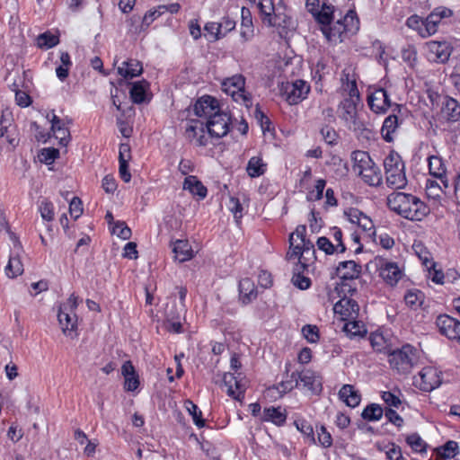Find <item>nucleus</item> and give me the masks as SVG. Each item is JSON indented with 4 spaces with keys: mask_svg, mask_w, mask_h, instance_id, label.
I'll list each match as a JSON object with an SVG mask.
<instances>
[{
    "mask_svg": "<svg viewBox=\"0 0 460 460\" xmlns=\"http://www.w3.org/2000/svg\"><path fill=\"white\" fill-rule=\"evenodd\" d=\"M387 206L401 217L411 221H420L429 213V208L418 197L404 192L388 195Z\"/></svg>",
    "mask_w": 460,
    "mask_h": 460,
    "instance_id": "nucleus-1",
    "label": "nucleus"
},
{
    "mask_svg": "<svg viewBox=\"0 0 460 460\" xmlns=\"http://www.w3.org/2000/svg\"><path fill=\"white\" fill-rule=\"evenodd\" d=\"M388 362L393 370L400 375H407L419 362L418 349L410 344H405L388 353Z\"/></svg>",
    "mask_w": 460,
    "mask_h": 460,
    "instance_id": "nucleus-2",
    "label": "nucleus"
},
{
    "mask_svg": "<svg viewBox=\"0 0 460 460\" xmlns=\"http://www.w3.org/2000/svg\"><path fill=\"white\" fill-rule=\"evenodd\" d=\"M358 103H355L351 100L341 101L338 106L339 117L349 130L368 137L371 131L367 128L363 119L358 114Z\"/></svg>",
    "mask_w": 460,
    "mask_h": 460,
    "instance_id": "nucleus-3",
    "label": "nucleus"
},
{
    "mask_svg": "<svg viewBox=\"0 0 460 460\" xmlns=\"http://www.w3.org/2000/svg\"><path fill=\"white\" fill-rule=\"evenodd\" d=\"M386 184L392 189H402L407 184L404 164L396 153L389 154L384 160Z\"/></svg>",
    "mask_w": 460,
    "mask_h": 460,
    "instance_id": "nucleus-4",
    "label": "nucleus"
},
{
    "mask_svg": "<svg viewBox=\"0 0 460 460\" xmlns=\"http://www.w3.org/2000/svg\"><path fill=\"white\" fill-rule=\"evenodd\" d=\"M245 78L242 75H234L225 79L222 90L230 94L235 102H242L246 107L252 104L250 94L244 92Z\"/></svg>",
    "mask_w": 460,
    "mask_h": 460,
    "instance_id": "nucleus-5",
    "label": "nucleus"
},
{
    "mask_svg": "<svg viewBox=\"0 0 460 460\" xmlns=\"http://www.w3.org/2000/svg\"><path fill=\"white\" fill-rule=\"evenodd\" d=\"M230 124V115L226 112L217 111L207 120L206 128L210 137L221 138L229 132Z\"/></svg>",
    "mask_w": 460,
    "mask_h": 460,
    "instance_id": "nucleus-6",
    "label": "nucleus"
},
{
    "mask_svg": "<svg viewBox=\"0 0 460 460\" xmlns=\"http://www.w3.org/2000/svg\"><path fill=\"white\" fill-rule=\"evenodd\" d=\"M425 46L428 59L439 64L447 62L453 51L451 43L446 40H430L428 41Z\"/></svg>",
    "mask_w": 460,
    "mask_h": 460,
    "instance_id": "nucleus-7",
    "label": "nucleus"
},
{
    "mask_svg": "<svg viewBox=\"0 0 460 460\" xmlns=\"http://www.w3.org/2000/svg\"><path fill=\"white\" fill-rule=\"evenodd\" d=\"M442 382L440 372L433 367H426L419 373L415 383L424 392H430L438 387Z\"/></svg>",
    "mask_w": 460,
    "mask_h": 460,
    "instance_id": "nucleus-8",
    "label": "nucleus"
},
{
    "mask_svg": "<svg viewBox=\"0 0 460 460\" xmlns=\"http://www.w3.org/2000/svg\"><path fill=\"white\" fill-rule=\"evenodd\" d=\"M436 324L439 332L449 340L460 343V322L447 314H440L437 317Z\"/></svg>",
    "mask_w": 460,
    "mask_h": 460,
    "instance_id": "nucleus-9",
    "label": "nucleus"
},
{
    "mask_svg": "<svg viewBox=\"0 0 460 460\" xmlns=\"http://www.w3.org/2000/svg\"><path fill=\"white\" fill-rule=\"evenodd\" d=\"M206 129L203 122L190 120L186 126L184 137L190 143L198 146H206L209 137L206 136Z\"/></svg>",
    "mask_w": 460,
    "mask_h": 460,
    "instance_id": "nucleus-10",
    "label": "nucleus"
},
{
    "mask_svg": "<svg viewBox=\"0 0 460 460\" xmlns=\"http://www.w3.org/2000/svg\"><path fill=\"white\" fill-rule=\"evenodd\" d=\"M437 95L438 103L441 105L440 115L447 121L456 122L460 120V103L454 98Z\"/></svg>",
    "mask_w": 460,
    "mask_h": 460,
    "instance_id": "nucleus-11",
    "label": "nucleus"
},
{
    "mask_svg": "<svg viewBox=\"0 0 460 460\" xmlns=\"http://www.w3.org/2000/svg\"><path fill=\"white\" fill-rule=\"evenodd\" d=\"M376 264L379 269L380 277L390 286H394L401 279L402 273L395 262L376 258Z\"/></svg>",
    "mask_w": 460,
    "mask_h": 460,
    "instance_id": "nucleus-12",
    "label": "nucleus"
},
{
    "mask_svg": "<svg viewBox=\"0 0 460 460\" xmlns=\"http://www.w3.org/2000/svg\"><path fill=\"white\" fill-rule=\"evenodd\" d=\"M367 103L375 113H385L393 105L387 92L383 88L376 89L369 93Z\"/></svg>",
    "mask_w": 460,
    "mask_h": 460,
    "instance_id": "nucleus-13",
    "label": "nucleus"
},
{
    "mask_svg": "<svg viewBox=\"0 0 460 460\" xmlns=\"http://www.w3.org/2000/svg\"><path fill=\"white\" fill-rule=\"evenodd\" d=\"M269 26L276 27L280 37H284L288 31L293 29V21L286 13L285 8L278 7L272 15L266 21Z\"/></svg>",
    "mask_w": 460,
    "mask_h": 460,
    "instance_id": "nucleus-14",
    "label": "nucleus"
},
{
    "mask_svg": "<svg viewBox=\"0 0 460 460\" xmlns=\"http://www.w3.org/2000/svg\"><path fill=\"white\" fill-rule=\"evenodd\" d=\"M309 85L303 80H296L285 87L286 100L290 105L297 104L306 98Z\"/></svg>",
    "mask_w": 460,
    "mask_h": 460,
    "instance_id": "nucleus-15",
    "label": "nucleus"
},
{
    "mask_svg": "<svg viewBox=\"0 0 460 460\" xmlns=\"http://www.w3.org/2000/svg\"><path fill=\"white\" fill-rule=\"evenodd\" d=\"M217 111H219L218 101L209 95H206L199 99L194 106V114L198 117L210 119Z\"/></svg>",
    "mask_w": 460,
    "mask_h": 460,
    "instance_id": "nucleus-16",
    "label": "nucleus"
},
{
    "mask_svg": "<svg viewBox=\"0 0 460 460\" xmlns=\"http://www.w3.org/2000/svg\"><path fill=\"white\" fill-rule=\"evenodd\" d=\"M428 161L430 174L437 178L444 185V188L448 189L449 181L443 159L438 155H430Z\"/></svg>",
    "mask_w": 460,
    "mask_h": 460,
    "instance_id": "nucleus-17",
    "label": "nucleus"
},
{
    "mask_svg": "<svg viewBox=\"0 0 460 460\" xmlns=\"http://www.w3.org/2000/svg\"><path fill=\"white\" fill-rule=\"evenodd\" d=\"M47 118L51 122V130L56 138L59 140V144L66 146L70 138V132L68 128L66 127L64 120L59 119L54 112L48 114Z\"/></svg>",
    "mask_w": 460,
    "mask_h": 460,
    "instance_id": "nucleus-18",
    "label": "nucleus"
},
{
    "mask_svg": "<svg viewBox=\"0 0 460 460\" xmlns=\"http://www.w3.org/2000/svg\"><path fill=\"white\" fill-rule=\"evenodd\" d=\"M224 385L227 387V394L236 400L243 396L245 384L234 374L226 373L223 376Z\"/></svg>",
    "mask_w": 460,
    "mask_h": 460,
    "instance_id": "nucleus-19",
    "label": "nucleus"
},
{
    "mask_svg": "<svg viewBox=\"0 0 460 460\" xmlns=\"http://www.w3.org/2000/svg\"><path fill=\"white\" fill-rule=\"evenodd\" d=\"M298 384L301 383L303 387L313 392L319 393L322 390V383L318 376L309 369L297 371Z\"/></svg>",
    "mask_w": 460,
    "mask_h": 460,
    "instance_id": "nucleus-20",
    "label": "nucleus"
},
{
    "mask_svg": "<svg viewBox=\"0 0 460 460\" xmlns=\"http://www.w3.org/2000/svg\"><path fill=\"white\" fill-rule=\"evenodd\" d=\"M337 275L342 281L356 279L361 273V266L354 261H345L339 263Z\"/></svg>",
    "mask_w": 460,
    "mask_h": 460,
    "instance_id": "nucleus-21",
    "label": "nucleus"
},
{
    "mask_svg": "<svg viewBox=\"0 0 460 460\" xmlns=\"http://www.w3.org/2000/svg\"><path fill=\"white\" fill-rule=\"evenodd\" d=\"M121 374L124 376V388L126 391L134 392L139 385L138 376L131 361H125L121 367Z\"/></svg>",
    "mask_w": 460,
    "mask_h": 460,
    "instance_id": "nucleus-22",
    "label": "nucleus"
},
{
    "mask_svg": "<svg viewBox=\"0 0 460 460\" xmlns=\"http://www.w3.org/2000/svg\"><path fill=\"white\" fill-rule=\"evenodd\" d=\"M359 306L355 300L342 298L334 305V312L341 314L348 319H356Z\"/></svg>",
    "mask_w": 460,
    "mask_h": 460,
    "instance_id": "nucleus-23",
    "label": "nucleus"
},
{
    "mask_svg": "<svg viewBox=\"0 0 460 460\" xmlns=\"http://www.w3.org/2000/svg\"><path fill=\"white\" fill-rule=\"evenodd\" d=\"M291 249L292 251L287 253L288 260L296 259L297 256L303 257L305 260H310L307 256L312 255L314 257L315 252L314 243L306 238L302 240L300 244H296Z\"/></svg>",
    "mask_w": 460,
    "mask_h": 460,
    "instance_id": "nucleus-24",
    "label": "nucleus"
},
{
    "mask_svg": "<svg viewBox=\"0 0 460 460\" xmlns=\"http://www.w3.org/2000/svg\"><path fill=\"white\" fill-rule=\"evenodd\" d=\"M364 182L369 186H379L383 181L381 170L375 163L366 168L364 171L359 170L358 174Z\"/></svg>",
    "mask_w": 460,
    "mask_h": 460,
    "instance_id": "nucleus-25",
    "label": "nucleus"
},
{
    "mask_svg": "<svg viewBox=\"0 0 460 460\" xmlns=\"http://www.w3.org/2000/svg\"><path fill=\"white\" fill-rule=\"evenodd\" d=\"M172 252L179 262L187 261L193 257V251L187 240H176L172 243Z\"/></svg>",
    "mask_w": 460,
    "mask_h": 460,
    "instance_id": "nucleus-26",
    "label": "nucleus"
},
{
    "mask_svg": "<svg viewBox=\"0 0 460 460\" xmlns=\"http://www.w3.org/2000/svg\"><path fill=\"white\" fill-rule=\"evenodd\" d=\"M143 67L137 59H128L122 62V66L118 67V73L126 79H131L142 74Z\"/></svg>",
    "mask_w": 460,
    "mask_h": 460,
    "instance_id": "nucleus-27",
    "label": "nucleus"
},
{
    "mask_svg": "<svg viewBox=\"0 0 460 460\" xmlns=\"http://www.w3.org/2000/svg\"><path fill=\"white\" fill-rule=\"evenodd\" d=\"M183 190H189L192 195L198 196L200 199H205L208 193L207 188L193 175H189L185 178Z\"/></svg>",
    "mask_w": 460,
    "mask_h": 460,
    "instance_id": "nucleus-28",
    "label": "nucleus"
},
{
    "mask_svg": "<svg viewBox=\"0 0 460 460\" xmlns=\"http://www.w3.org/2000/svg\"><path fill=\"white\" fill-rule=\"evenodd\" d=\"M340 399L348 406L356 407L361 401L360 394L351 385H344L339 392Z\"/></svg>",
    "mask_w": 460,
    "mask_h": 460,
    "instance_id": "nucleus-29",
    "label": "nucleus"
},
{
    "mask_svg": "<svg viewBox=\"0 0 460 460\" xmlns=\"http://www.w3.org/2000/svg\"><path fill=\"white\" fill-rule=\"evenodd\" d=\"M401 122L402 120L399 119L396 114H391L385 118L382 126L381 133L386 142H392L394 140V134Z\"/></svg>",
    "mask_w": 460,
    "mask_h": 460,
    "instance_id": "nucleus-30",
    "label": "nucleus"
},
{
    "mask_svg": "<svg viewBox=\"0 0 460 460\" xmlns=\"http://www.w3.org/2000/svg\"><path fill=\"white\" fill-rule=\"evenodd\" d=\"M239 292L240 298L242 299L243 304L250 303L252 299L257 296V291L253 281L245 278L240 280L239 282Z\"/></svg>",
    "mask_w": 460,
    "mask_h": 460,
    "instance_id": "nucleus-31",
    "label": "nucleus"
},
{
    "mask_svg": "<svg viewBox=\"0 0 460 460\" xmlns=\"http://www.w3.org/2000/svg\"><path fill=\"white\" fill-rule=\"evenodd\" d=\"M58 318L61 329L66 335L70 333L76 326L77 318L74 312L60 308Z\"/></svg>",
    "mask_w": 460,
    "mask_h": 460,
    "instance_id": "nucleus-32",
    "label": "nucleus"
},
{
    "mask_svg": "<svg viewBox=\"0 0 460 460\" xmlns=\"http://www.w3.org/2000/svg\"><path fill=\"white\" fill-rule=\"evenodd\" d=\"M322 31L328 41L339 40L340 42L343 40V34L348 32L341 20L337 21L332 26L322 27Z\"/></svg>",
    "mask_w": 460,
    "mask_h": 460,
    "instance_id": "nucleus-33",
    "label": "nucleus"
},
{
    "mask_svg": "<svg viewBox=\"0 0 460 460\" xmlns=\"http://www.w3.org/2000/svg\"><path fill=\"white\" fill-rule=\"evenodd\" d=\"M267 170V164H265L261 156H252L248 161L246 172L252 178H257L263 175Z\"/></svg>",
    "mask_w": 460,
    "mask_h": 460,
    "instance_id": "nucleus-34",
    "label": "nucleus"
},
{
    "mask_svg": "<svg viewBox=\"0 0 460 460\" xmlns=\"http://www.w3.org/2000/svg\"><path fill=\"white\" fill-rule=\"evenodd\" d=\"M351 159L353 161V170L358 174H359V170L364 171L374 163L368 153L360 150L352 152Z\"/></svg>",
    "mask_w": 460,
    "mask_h": 460,
    "instance_id": "nucleus-35",
    "label": "nucleus"
},
{
    "mask_svg": "<svg viewBox=\"0 0 460 460\" xmlns=\"http://www.w3.org/2000/svg\"><path fill=\"white\" fill-rule=\"evenodd\" d=\"M343 332L350 339L356 337H364L367 334V329L362 322L350 319L343 326Z\"/></svg>",
    "mask_w": 460,
    "mask_h": 460,
    "instance_id": "nucleus-36",
    "label": "nucleus"
},
{
    "mask_svg": "<svg viewBox=\"0 0 460 460\" xmlns=\"http://www.w3.org/2000/svg\"><path fill=\"white\" fill-rule=\"evenodd\" d=\"M447 189L444 188V185L440 181L427 180L425 190L429 199L439 200L442 195L447 192Z\"/></svg>",
    "mask_w": 460,
    "mask_h": 460,
    "instance_id": "nucleus-37",
    "label": "nucleus"
},
{
    "mask_svg": "<svg viewBox=\"0 0 460 460\" xmlns=\"http://www.w3.org/2000/svg\"><path fill=\"white\" fill-rule=\"evenodd\" d=\"M333 5L323 3L321 10L316 12L314 17L323 27H328L333 19Z\"/></svg>",
    "mask_w": 460,
    "mask_h": 460,
    "instance_id": "nucleus-38",
    "label": "nucleus"
},
{
    "mask_svg": "<svg viewBox=\"0 0 460 460\" xmlns=\"http://www.w3.org/2000/svg\"><path fill=\"white\" fill-rule=\"evenodd\" d=\"M147 86L148 84L145 80L136 82L132 84L129 93L134 103H142L145 101Z\"/></svg>",
    "mask_w": 460,
    "mask_h": 460,
    "instance_id": "nucleus-39",
    "label": "nucleus"
},
{
    "mask_svg": "<svg viewBox=\"0 0 460 460\" xmlns=\"http://www.w3.org/2000/svg\"><path fill=\"white\" fill-rule=\"evenodd\" d=\"M253 32V26L250 10L242 8V24H241V36L247 40Z\"/></svg>",
    "mask_w": 460,
    "mask_h": 460,
    "instance_id": "nucleus-40",
    "label": "nucleus"
},
{
    "mask_svg": "<svg viewBox=\"0 0 460 460\" xmlns=\"http://www.w3.org/2000/svg\"><path fill=\"white\" fill-rule=\"evenodd\" d=\"M286 414L281 411L280 408L270 407L264 410V420L271 421L278 426H281L286 422Z\"/></svg>",
    "mask_w": 460,
    "mask_h": 460,
    "instance_id": "nucleus-41",
    "label": "nucleus"
},
{
    "mask_svg": "<svg viewBox=\"0 0 460 460\" xmlns=\"http://www.w3.org/2000/svg\"><path fill=\"white\" fill-rule=\"evenodd\" d=\"M23 272L22 263L18 254L11 255L7 266L5 267V273L9 278H15Z\"/></svg>",
    "mask_w": 460,
    "mask_h": 460,
    "instance_id": "nucleus-42",
    "label": "nucleus"
},
{
    "mask_svg": "<svg viewBox=\"0 0 460 460\" xmlns=\"http://www.w3.org/2000/svg\"><path fill=\"white\" fill-rule=\"evenodd\" d=\"M383 414V408L379 404L371 403L363 410L361 417L367 421H376L382 418Z\"/></svg>",
    "mask_w": 460,
    "mask_h": 460,
    "instance_id": "nucleus-43",
    "label": "nucleus"
},
{
    "mask_svg": "<svg viewBox=\"0 0 460 460\" xmlns=\"http://www.w3.org/2000/svg\"><path fill=\"white\" fill-rule=\"evenodd\" d=\"M425 296L423 292L418 289L410 290L404 296L405 303L411 309L420 307L424 302Z\"/></svg>",
    "mask_w": 460,
    "mask_h": 460,
    "instance_id": "nucleus-44",
    "label": "nucleus"
},
{
    "mask_svg": "<svg viewBox=\"0 0 460 460\" xmlns=\"http://www.w3.org/2000/svg\"><path fill=\"white\" fill-rule=\"evenodd\" d=\"M440 22L441 21L438 18L437 13L432 12L429 13L424 20V31L422 32V38H426L436 33Z\"/></svg>",
    "mask_w": 460,
    "mask_h": 460,
    "instance_id": "nucleus-45",
    "label": "nucleus"
},
{
    "mask_svg": "<svg viewBox=\"0 0 460 460\" xmlns=\"http://www.w3.org/2000/svg\"><path fill=\"white\" fill-rule=\"evenodd\" d=\"M298 386V379H297V371L293 372L289 378L280 382L276 387L272 389H276L279 396H282L284 394L293 390L295 387Z\"/></svg>",
    "mask_w": 460,
    "mask_h": 460,
    "instance_id": "nucleus-46",
    "label": "nucleus"
},
{
    "mask_svg": "<svg viewBox=\"0 0 460 460\" xmlns=\"http://www.w3.org/2000/svg\"><path fill=\"white\" fill-rule=\"evenodd\" d=\"M341 21L343 22L345 30L349 33H355L359 28L358 18L356 12L353 10L348 11Z\"/></svg>",
    "mask_w": 460,
    "mask_h": 460,
    "instance_id": "nucleus-47",
    "label": "nucleus"
},
{
    "mask_svg": "<svg viewBox=\"0 0 460 460\" xmlns=\"http://www.w3.org/2000/svg\"><path fill=\"white\" fill-rule=\"evenodd\" d=\"M185 408L188 412L192 416L193 421L199 428L205 426V420L201 418L202 412L199 410L198 406L190 400H186L184 402Z\"/></svg>",
    "mask_w": 460,
    "mask_h": 460,
    "instance_id": "nucleus-48",
    "label": "nucleus"
},
{
    "mask_svg": "<svg viewBox=\"0 0 460 460\" xmlns=\"http://www.w3.org/2000/svg\"><path fill=\"white\" fill-rule=\"evenodd\" d=\"M37 46L40 49H50L58 43V38L50 32H44L37 37Z\"/></svg>",
    "mask_w": 460,
    "mask_h": 460,
    "instance_id": "nucleus-49",
    "label": "nucleus"
},
{
    "mask_svg": "<svg viewBox=\"0 0 460 460\" xmlns=\"http://www.w3.org/2000/svg\"><path fill=\"white\" fill-rule=\"evenodd\" d=\"M320 134L327 145L335 146L338 144L339 134L333 128L328 125L323 126L320 129Z\"/></svg>",
    "mask_w": 460,
    "mask_h": 460,
    "instance_id": "nucleus-50",
    "label": "nucleus"
},
{
    "mask_svg": "<svg viewBox=\"0 0 460 460\" xmlns=\"http://www.w3.org/2000/svg\"><path fill=\"white\" fill-rule=\"evenodd\" d=\"M39 210L42 219L46 221H52L54 218V206L52 202L48 199L40 201Z\"/></svg>",
    "mask_w": 460,
    "mask_h": 460,
    "instance_id": "nucleus-51",
    "label": "nucleus"
},
{
    "mask_svg": "<svg viewBox=\"0 0 460 460\" xmlns=\"http://www.w3.org/2000/svg\"><path fill=\"white\" fill-rule=\"evenodd\" d=\"M295 425L301 433L305 435L310 439L311 442L315 443L314 429L310 423H308L305 420H295Z\"/></svg>",
    "mask_w": 460,
    "mask_h": 460,
    "instance_id": "nucleus-52",
    "label": "nucleus"
},
{
    "mask_svg": "<svg viewBox=\"0 0 460 460\" xmlns=\"http://www.w3.org/2000/svg\"><path fill=\"white\" fill-rule=\"evenodd\" d=\"M59 155V151L54 147L43 148L39 155L40 162L51 164Z\"/></svg>",
    "mask_w": 460,
    "mask_h": 460,
    "instance_id": "nucleus-53",
    "label": "nucleus"
},
{
    "mask_svg": "<svg viewBox=\"0 0 460 460\" xmlns=\"http://www.w3.org/2000/svg\"><path fill=\"white\" fill-rule=\"evenodd\" d=\"M112 233L123 240H128L131 236V229L123 221H118L114 224Z\"/></svg>",
    "mask_w": 460,
    "mask_h": 460,
    "instance_id": "nucleus-54",
    "label": "nucleus"
},
{
    "mask_svg": "<svg viewBox=\"0 0 460 460\" xmlns=\"http://www.w3.org/2000/svg\"><path fill=\"white\" fill-rule=\"evenodd\" d=\"M326 185V181L323 179L316 181L314 190H310L307 194L308 200H320L323 198V193Z\"/></svg>",
    "mask_w": 460,
    "mask_h": 460,
    "instance_id": "nucleus-55",
    "label": "nucleus"
},
{
    "mask_svg": "<svg viewBox=\"0 0 460 460\" xmlns=\"http://www.w3.org/2000/svg\"><path fill=\"white\" fill-rule=\"evenodd\" d=\"M408 445L416 452H423L426 450V444L421 438L414 433L409 435L406 438Z\"/></svg>",
    "mask_w": 460,
    "mask_h": 460,
    "instance_id": "nucleus-56",
    "label": "nucleus"
},
{
    "mask_svg": "<svg viewBox=\"0 0 460 460\" xmlns=\"http://www.w3.org/2000/svg\"><path fill=\"white\" fill-rule=\"evenodd\" d=\"M319 250L324 252L326 254H333L337 250V246L334 245L327 237L322 236L317 239L316 242Z\"/></svg>",
    "mask_w": 460,
    "mask_h": 460,
    "instance_id": "nucleus-57",
    "label": "nucleus"
},
{
    "mask_svg": "<svg viewBox=\"0 0 460 460\" xmlns=\"http://www.w3.org/2000/svg\"><path fill=\"white\" fill-rule=\"evenodd\" d=\"M302 333L310 343H316L319 340V331L315 325H305L302 328Z\"/></svg>",
    "mask_w": 460,
    "mask_h": 460,
    "instance_id": "nucleus-58",
    "label": "nucleus"
},
{
    "mask_svg": "<svg viewBox=\"0 0 460 460\" xmlns=\"http://www.w3.org/2000/svg\"><path fill=\"white\" fill-rule=\"evenodd\" d=\"M228 208L230 211L233 213L235 221L238 223L243 217V206L240 203L239 199L234 197H231L229 199Z\"/></svg>",
    "mask_w": 460,
    "mask_h": 460,
    "instance_id": "nucleus-59",
    "label": "nucleus"
},
{
    "mask_svg": "<svg viewBox=\"0 0 460 460\" xmlns=\"http://www.w3.org/2000/svg\"><path fill=\"white\" fill-rule=\"evenodd\" d=\"M441 456L444 458H452L458 453V445L456 441L449 440L442 447Z\"/></svg>",
    "mask_w": 460,
    "mask_h": 460,
    "instance_id": "nucleus-60",
    "label": "nucleus"
},
{
    "mask_svg": "<svg viewBox=\"0 0 460 460\" xmlns=\"http://www.w3.org/2000/svg\"><path fill=\"white\" fill-rule=\"evenodd\" d=\"M218 23V27L220 29L221 37H225L228 32L233 31L235 28V21L226 16L222 19V21Z\"/></svg>",
    "mask_w": 460,
    "mask_h": 460,
    "instance_id": "nucleus-61",
    "label": "nucleus"
},
{
    "mask_svg": "<svg viewBox=\"0 0 460 460\" xmlns=\"http://www.w3.org/2000/svg\"><path fill=\"white\" fill-rule=\"evenodd\" d=\"M406 25L409 28L413 30H417L420 32V35L422 37V32L424 31V20H422L418 15H411L406 21Z\"/></svg>",
    "mask_w": 460,
    "mask_h": 460,
    "instance_id": "nucleus-62",
    "label": "nucleus"
},
{
    "mask_svg": "<svg viewBox=\"0 0 460 460\" xmlns=\"http://www.w3.org/2000/svg\"><path fill=\"white\" fill-rule=\"evenodd\" d=\"M162 8H165V5H160L156 9L149 10L143 17V25L148 27L157 17H159L164 13Z\"/></svg>",
    "mask_w": 460,
    "mask_h": 460,
    "instance_id": "nucleus-63",
    "label": "nucleus"
},
{
    "mask_svg": "<svg viewBox=\"0 0 460 460\" xmlns=\"http://www.w3.org/2000/svg\"><path fill=\"white\" fill-rule=\"evenodd\" d=\"M69 213L72 217L77 219L83 213L82 201L79 198L74 197L69 204Z\"/></svg>",
    "mask_w": 460,
    "mask_h": 460,
    "instance_id": "nucleus-64",
    "label": "nucleus"
}]
</instances>
